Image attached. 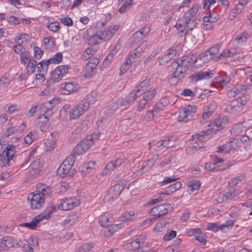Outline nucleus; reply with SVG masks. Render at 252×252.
<instances>
[{"label": "nucleus", "mask_w": 252, "mask_h": 252, "mask_svg": "<svg viewBox=\"0 0 252 252\" xmlns=\"http://www.w3.org/2000/svg\"><path fill=\"white\" fill-rule=\"evenodd\" d=\"M200 8L199 4H194L184 13L183 17L176 24V27L182 36L186 34L188 31L192 30L196 26Z\"/></svg>", "instance_id": "f257e3e1"}, {"label": "nucleus", "mask_w": 252, "mask_h": 252, "mask_svg": "<svg viewBox=\"0 0 252 252\" xmlns=\"http://www.w3.org/2000/svg\"><path fill=\"white\" fill-rule=\"evenodd\" d=\"M149 87V81L145 80L141 82L134 90L129 93L125 98H120L112 104V108L113 110L120 108L121 107H127L132 102H133L136 98L142 95L147 91Z\"/></svg>", "instance_id": "f03ea898"}, {"label": "nucleus", "mask_w": 252, "mask_h": 252, "mask_svg": "<svg viewBox=\"0 0 252 252\" xmlns=\"http://www.w3.org/2000/svg\"><path fill=\"white\" fill-rule=\"evenodd\" d=\"M228 122V119L226 117L218 118L216 119L214 122L211 123L208 126L207 131H203L201 132V134H195L192 135L193 139H199L200 137H202L203 136L206 134H209L210 132L212 133H216V131H219L223 127L227 125Z\"/></svg>", "instance_id": "7ed1b4c3"}, {"label": "nucleus", "mask_w": 252, "mask_h": 252, "mask_svg": "<svg viewBox=\"0 0 252 252\" xmlns=\"http://www.w3.org/2000/svg\"><path fill=\"white\" fill-rule=\"evenodd\" d=\"M97 138L96 134L88 136L86 139L82 140L76 145L70 155H72L75 160V157L85 153L94 144V140Z\"/></svg>", "instance_id": "20e7f679"}, {"label": "nucleus", "mask_w": 252, "mask_h": 252, "mask_svg": "<svg viewBox=\"0 0 252 252\" xmlns=\"http://www.w3.org/2000/svg\"><path fill=\"white\" fill-rule=\"evenodd\" d=\"M17 146L14 144H8L5 149L0 154V159L4 165L9 166L10 161L13 160L15 154L17 153Z\"/></svg>", "instance_id": "39448f33"}, {"label": "nucleus", "mask_w": 252, "mask_h": 252, "mask_svg": "<svg viewBox=\"0 0 252 252\" xmlns=\"http://www.w3.org/2000/svg\"><path fill=\"white\" fill-rule=\"evenodd\" d=\"M75 159L72 155H69L67 157L60 165V167L57 170V173L60 176L64 178L68 174L71 176L70 170H71L72 165L74 164Z\"/></svg>", "instance_id": "423d86ee"}, {"label": "nucleus", "mask_w": 252, "mask_h": 252, "mask_svg": "<svg viewBox=\"0 0 252 252\" xmlns=\"http://www.w3.org/2000/svg\"><path fill=\"white\" fill-rule=\"evenodd\" d=\"M196 110L194 105H189L183 107L179 112L178 121L186 123L190 120L194 115Z\"/></svg>", "instance_id": "0eeeda50"}, {"label": "nucleus", "mask_w": 252, "mask_h": 252, "mask_svg": "<svg viewBox=\"0 0 252 252\" xmlns=\"http://www.w3.org/2000/svg\"><path fill=\"white\" fill-rule=\"evenodd\" d=\"M89 109L88 103L85 101L81 100L72 108L69 114L70 119L76 120L79 119Z\"/></svg>", "instance_id": "6e6552de"}, {"label": "nucleus", "mask_w": 252, "mask_h": 252, "mask_svg": "<svg viewBox=\"0 0 252 252\" xmlns=\"http://www.w3.org/2000/svg\"><path fill=\"white\" fill-rule=\"evenodd\" d=\"M80 203V200L76 197L66 198L61 201L58 206L60 210L66 211L73 209Z\"/></svg>", "instance_id": "1a4fd4ad"}, {"label": "nucleus", "mask_w": 252, "mask_h": 252, "mask_svg": "<svg viewBox=\"0 0 252 252\" xmlns=\"http://www.w3.org/2000/svg\"><path fill=\"white\" fill-rule=\"evenodd\" d=\"M172 207L170 204H163L159 206L153 207L150 214L153 216L155 218H158L160 217L165 215L169 211H171Z\"/></svg>", "instance_id": "9d476101"}, {"label": "nucleus", "mask_w": 252, "mask_h": 252, "mask_svg": "<svg viewBox=\"0 0 252 252\" xmlns=\"http://www.w3.org/2000/svg\"><path fill=\"white\" fill-rule=\"evenodd\" d=\"M172 67L175 69L173 71V76L170 78L171 81H174L177 82L179 80L183 78L185 76V72L187 69H184L182 65L178 64L177 62H173L171 64Z\"/></svg>", "instance_id": "9b49d317"}, {"label": "nucleus", "mask_w": 252, "mask_h": 252, "mask_svg": "<svg viewBox=\"0 0 252 252\" xmlns=\"http://www.w3.org/2000/svg\"><path fill=\"white\" fill-rule=\"evenodd\" d=\"M28 199L30 202L31 207L32 209H38L44 203L45 200L40 194H33L31 193L29 194Z\"/></svg>", "instance_id": "f8f14e48"}, {"label": "nucleus", "mask_w": 252, "mask_h": 252, "mask_svg": "<svg viewBox=\"0 0 252 252\" xmlns=\"http://www.w3.org/2000/svg\"><path fill=\"white\" fill-rule=\"evenodd\" d=\"M124 189V186L121 184L115 185L109 189L107 194L104 197V200L106 201H110L117 198Z\"/></svg>", "instance_id": "ddd939ff"}, {"label": "nucleus", "mask_w": 252, "mask_h": 252, "mask_svg": "<svg viewBox=\"0 0 252 252\" xmlns=\"http://www.w3.org/2000/svg\"><path fill=\"white\" fill-rule=\"evenodd\" d=\"M68 70V65H59L52 72L51 77L54 82H58L66 74Z\"/></svg>", "instance_id": "4468645a"}, {"label": "nucleus", "mask_w": 252, "mask_h": 252, "mask_svg": "<svg viewBox=\"0 0 252 252\" xmlns=\"http://www.w3.org/2000/svg\"><path fill=\"white\" fill-rule=\"evenodd\" d=\"M43 165L42 160L37 158L33 161L29 168L30 174L32 177L35 178L42 169Z\"/></svg>", "instance_id": "2eb2a0df"}, {"label": "nucleus", "mask_w": 252, "mask_h": 252, "mask_svg": "<svg viewBox=\"0 0 252 252\" xmlns=\"http://www.w3.org/2000/svg\"><path fill=\"white\" fill-rule=\"evenodd\" d=\"M119 28L118 25H111L101 32L102 38L104 41H107L111 38Z\"/></svg>", "instance_id": "dca6fc26"}, {"label": "nucleus", "mask_w": 252, "mask_h": 252, "mask_svg": "<svg viewBox=\"0 0 252 252\" xmlns=\"http://www.w3.org/2000/svg\"><path fill=\"white\" fill-rule=\"evenodd\" d=\"M99 61L97 57L91 59L86 66L84 71L85 75L88 77L90 76L94 70L96 68Z\"/></svg>", "instance_id": "f3484780"}, {"label": "nucleus", "mask_w": 252, "mask_h": 252, "mask_svg": "<svg viewBox=\"0 0 252 252\" xmlns=\"http://www.w3.org/2000/svg\"><path fill=\"white\" fill-rule=\"evenodd\" d=\"M210 60H211V57L208 56L207 52L205 51L195 59H193V63L197 67H200L208 63Z\"/></svg>", "instance_id": "a211bd4d"}, {"label": "nucleus", "mask_w": 252, "mask_h": 252, "mask_svg": "<svg viewBox=\"0 0 252 252\" xmlns=\"http://www.w3.org/2000/svg\"><path fill=\"white\" fill-rule=\"evenodd\" d=\"M36 189V194H40V196L41 195L44 200L46 197L49 196L52 193L51 188L45 184H37Z\"/></svg>", "instance_id": "6ab92c4d"}, {"label": "nucleus", "mask_w": 252, "mask_h": 252, "mask_svg": "<svg viewBox=\"0 0 252 252\" xmlns=\"http://www.w3.org/2000/svg\"><path fill=\"white\" fill-rule=\"evenodd\" d=\"M194 56L192 55H188L181 57L177 60V63L182 65L184 69H188L191 63H193Z\"/></svg>", "instance_id": "aec40b11"}, {"label": "nucleus", "mask_w": 252, "mask_h": 252, "mask_svg": "<svg viewBox=\"0 0 252 252\" xmlns=\"http://www.w3.org/2000/svg\"><path fill=\"white\" fill-rule=\"evenodd\" d=\"M226 110L229 113L238 114L242 110L241 105L237 100L235 99L226 106Z\"/></svg>", "instance_id": "412c9836"}, {"label": "nucleus", "mask_w": 252, "mask_h": 252, "mask_svg": "<svg viewBox=\"0 0 252 252\" xmlns=\"http://www.w3.org/2000/svg\"><path fill=\"white\" fill-rule=\"evenodd\" d=\"M213 77V74L210 71H200L193 74L190 78L192 81L197 82L203 79H206Z\"/></svg>", "instance_id": "4be33fe9"}, {"label": "nucleus", "mask_w": 252, "mask_h": 252, "mask_svg": "<svg viewBox=\"0 0 252 252\" xmlns=\"http://www.w3.org/2000/svg\"><path fill=\"white\" fill-rule=\"evenodd\" d=\"M216 108V104L215 102H212L208 106L205 107L201 117L202 120H201V122L204 123L205 120L208 119L212 115Z\"/></svg>", "instance_id": "5701e85b"}, {"label": "nucleus", "mask_w": 252, "mask_h": 252, "mask_svg": "<svg viewBox=\"0 0 252 252\" xmlns=\"http://www.w3.org/2000/svg\"><path fill=\"white\" fill-rule=\"evenodd\" d=\"M62 93L68 94L77 91V84L73 82H67L61 85Z\"/></svg>", "instance_id": "b1692460"}, {"label": "nucleus", "mask_w": 252, "mask_h": 252, "mask_svg": "<svg viewBox=\"0 0 252 252\" xmlns=\"http://www.w3.org/2000/svg\"><path fill=\"white\" fill-rule=\"evenodd\" d=\"M56 211V208L53 206H48L46 208L44 211L38 216L36 218L38 220H41L43 219L48 220L51 217L53 213Z\"/></svg>", "instance_id": "393cba45"}, {"label": "nucleus", "mask_w": 252, "mask_h": 252, "mask_svg": "<svg viewBox=\"0 0 252 252\" xmlns=\"http://www.w3.org/2000/svg\"><path fill=\"white\" fill-rule=\"evenodd\" d=\"M78 214L75 212H71L63 221V225L65 226H69L76 222L78 219Z\"/></svg>", "instance_id": "a878e982"}, {"label": "nucleus", "mask_w": 252, "mask_h": 252, "mask_svg": "<svg viewBox=\"0 0 252 252\" xmlns=\"http://www.w3.org/2000/svg\"><path fill=\"white\" fill-rule=\"evenodd\" d=\"M143 52V48L141 45L139 46L134 49L132 52L129 53L127 59H129L131 63L135 62V59L140 58Z\"/></svg>", "instance_id": "bb28decb"}, {"label": "nucleus", "mask_w": 252, "mask_h": 252, "mask_svg": "<svg viewBox=\"0 0 252 252\" xmlns=\"http://www.w3.org/2000/svg\"><path fill=\"white\" fill-rule=\"evenodd\" d=\"M136 217V214L133 211H130L124 213L119 219L122 222H127L134 220Z\"/></svg>", "instance_id": "cd10ccee"}, {"label": "nucleus", "mask_w": 252, "mask_h": 252, "mask_svg": "<svg viewBox=\"0 0 252 252\" xmlns=\"http://www.w3.org/2000/svg\"><path fill=\"white\" fill-rule=\"evenodd\" d=\"M56 132H52L51 133L52 138L47 139L45 142L44 149L46 151H51L55 149L56 143L55 139H54V136H56Z\"/></svg>", "instance_id": "c85d7f7f"}, {"label": "nucleus", "mask_w": 252, "mask_h": 252, "mask_svg": "<svg viewBox=\"0 0 252 252\" xmlns=\"http://www.w3.org/2000/svg\"><path fill=\"white\" fill-rule=\"evenodd\" d=\"M96 52V50L94 48L89 47L83 52L81 58L82 60L87 61L94 55Z\"/></svg>", "instance_id": "c756f323"}, {"label": "nucleus", "mask_w": 252, "mask_h": 252, "mask_svg": "<svg viewBox=\"0 0 252 252\" xmlns=\"http://www.w3.org/2000/svg\"><path fill=\"white\" fill-rule=\"evenodd\" d=\"M98 93L96 91L92 92L82 100L83 101L87 102L89 105V108L90 105L93 104L96 101Z\"/></svg>", "instance_id": "7c9ffc66"}, {"label": "nucleus", "mask_w": 252, "mask_h": 252, "mask_svg": "<svg viewBox=\"0 0 252 252\" xmlns=\"http://www.w3.org/2000/svg\"><path fill=\"white\" fill-rule=\"evenodd\" d=\"M48 121L46 117L40 115L36 120L37 125L40 127L41 131H44L46 130Z\"/></svg>", "instance_id": "2f4dec72"}, {"label": "nucleus", "mask_w": 252, "mask_h": 252, "mask_svg": "<svg viewBox=\"0 0 252 252\" xmlns=\"http://www.w3.org/2000/svg\"><path fill=\"white\" fill-rule=\"evenodd\" d=\"M238 53V52L234 49H230L229 50H223L217 57L218 60H220L221 59L226 58V57H232L234 55H236Z\"/></svg>", "instance_id": "473e14b6"}, {"label": "nucleus", "mask_w": 252, "mask_h": 252, "mask_svg": "<svg viewBox=\"0 0 252 252\" xmlns=\"http://www.w3.org/2000/svg\"><path fill=\"white\" fill-rule=\"evenodd\" d=\"M177 52L173 48H170L166 53L162 57V61L165 63H167L175 57Z\"/></svg>", "instance_id": "72a5a7b5"}, {"label": "nucleus", "mask_w": 252, "mask_h": 252, "mask_svg": "<svg viewBox=\"0 0 252 252\" xmlns=\"http://www.w3.org/2000/svg\"><path fill=\"white\" fill-rule=\"evenodd\" d=\"M188 191L190 193H192L194 191L199 189L200 183L198 180L190 181L188 183Z\"/></svg>", "instance_id": "f704fd0d"}, {"label": "nucleus", "mask_w": 252, "mask_h": 252, "mask_svg": "<svg viewBox=\"0 0 252 252\" xmlns=\"http://www.w3.org/2000/svg\"><path fill=\"white\" fill-rule=\"evenodd\" d=\"M143 94V97L144 98L149 102H150L155 97L156 94V90L154 88L151 87Z\"/></svg>", "instance_id": "c9c22d12"}, {"label": "nucleus", "mask_w": 252, "mask_h": 252, "mask_svg": "<svg viewBox=\"0 0 252 252\" xmlns=\"http://www.w3.org/2000/svg\"><path fill=\"white\" fill-rule=\"evenodd\" d=\"M238 194L239 191L236 189H232L223 194V200L226 201L228 200L232 199Z\"/></svg>", "instance_id": "e433bc0d"}, {"label": "nucleus", "mask_w": 252, "mask_h": 252, "mask_svg": "<svg viewBox=\"0 0 252 252\" xmlns=\"http://www.w3.org/2000/svg\"><path fill=\"white\" fill-rule=\"evenodd\" d=\"M155 164V160L153 158L149 159L147 160L146 163L143 165L140 169L138 170L136 173L137 175L140 176L142 175V174L145 172L146 171L144 170L145 168H146L147 167L148 168L152 167L154 164Z\"/></svg>", "instance_id": "4c0bfd02"}, {"label": "nucleus", "mask_w": 252, "mask_h": 252, "mask_svg": "<svg viewBox=\"0 0 252 252\" xmlns=\"http://www.w3.org/2000/svg\"><path fill=\"white\" fill-rule=\"evenodd\" d=\"M141 246V243L138 240H133L131 242L126 244L125 246V248L129 250H134L136 251Z\"/></svg>", "instance_id": "58836bf2"}, {"label": "nucleus", "mask_w": 252, "mask_h": 252, "mask_svg": "<svg viewBox=\"0 0 252 252\" xmlns=\"http://www.w3.org/2000/svg\"><path fill=\"white\" fill-rule=\"evenodd\" d=\"M219 19V15L215 12H214L209 16H205L203 18L204 23H214Z\"/></svg>", "instance_id": "ea45409f"}, {"label": "nucleus", "mask_w": 252, "mask_h": 252, "mask_svg": "<svg viewBox=\"0 0 252 252\" xmlns=\"http://www.w3.org/2000/svg\"><path fill=\"white\" fill-rule=\"evenodd\" d=\"M50 63L48 61H42L40 62L37 65L38 71L40 73H44L47 71L48 65Z\"/></svg>", "instance_id": "a19ab883"}, {"label": "nucleus", "mask_w": 252, "mask_h": 252, "mask_svg": "<svg viewBox=\"0 0 252 252\" xmlns=\"http://www.w3.org/2000/svg\"><path fill=\"white\" fill-rule=\"evenodd\" d=\"M134 0H126V1L120 8L119 11L122 13H125L130 9L133 4Z\"/></svg>", "instance_id": "79ce46f5"}, {"label": "nucleus", "mask_w": 252, "mask_h": 252, "mask_svg": "<svg viewBox=\"0 0 252 252\" xmlns=\"http://www.w3.org/2000/svg\"><path fill=\"white\" fill-rule=\"evenodd\" d=\"M40 220H38L36 216L30 222L23 223L21 224L22 226L26 227L30 229H34L36 228L38 223Z\"/></svg>", "instance_id": "37998d69"}, {"label": "nucleus", "mask_w": 252, "mask_h": 252, "mask_svg": "<svg viewBox=\"0 0 252 252\" xmlns=\"http://www.w3.org/2000/svg\"><path fill=\"white\" fill-rule=\"evenodd\" d=\"M248 34L246 33H242L239 34L233 42L236 44H242L246 42L247 40Z\"/></svg>", "instance_id": "c03bdc74"}, {"label": "nucleus", "mask_w": 252, "mask_h": 252, "mask_svg": "<svg viewBox=\"0 0 252 252\" xmlns=\"http://www.w3.org/2000/svg\"><path fill=\"white\" fill-rule=\"evenodd\" d=\"M132 63L129 59L126 60L125 63L122 65L120 68V74L121 75L124 74L130 67Z\"/></svg>", "instance_id": "a18cd8bd"}, {"label": "nucleus", "mask_w": 252, "mask_h": 252, "mask_svg": "<svg viewBox=\"0 0 252 252\" xmlns=\"http://www.w3.org/2000/svg\"><path fill=\"white\" fill-rule=\"evenodd\" d=\"M220 46L219 45H216L211 47L209 50L205 51V52H207V55L208 56L211 57V60L214 58V56L217 55L220 50Z\"/></svg>", "instance_id": "49530a36"}, {"label": "nucleus", "mask_w": 252, "mask_h": 252, "mask_svg": "<svg viewBox=\"0 0 252 252\" xmlns=\"http://www.w3.org/2000/svg\"><path fill=\"white\" fill-rule=\"evenodd\" d=\"M95 162L90 161L88 163L85 164L82 167V171L85 173V174H88L90 173L92 169L94 167Z\"/></svg>", "instance_id": "de8ad7c7"}, {"label": "nucleus", "mask_w": 252, "mask_h": 252, "mask_svg": "<svg viewBox=\"0 0 252 252\" xmlns=\"http://www.w3.org/2000/svg\"><path fill=\"white\" fill-rule=\"evenodd\" d=\"M37 62L34 60H31L27 63L26 69L29 73L32 74L34 72L35 67H37Z\"/></svg>", "instance_id": "09e8293b"}, {"label": "nucleus", "mask_w": 252, "mask_h": 252, "mask_svg": "<svg viewBox=\"0 0 252 252\" xmlns=\"http://www.w3.org/2000/svg\"><path fill=\"white\" fill-rule=\"evenodd\" d=\"M104 40L102 38L101 35L95 34L91 36L90 38V43L93 45H96L102 42Z\"/></svg>", "instance_id": "8fccbe9b"}, {"label": "nucleus", "mask_w": 252, "mask_h": 252, "mask_svg": "<svg viewBox=\"0 0 252 252\" xmlns=\"http://www.w3.org/2000/svg\"><path fill=\"white\" fill-rule=\"evenodd\" d=\"M31 55L28 52H25L20 55V61L22 63L25 65L29 63L31 61Z\"/></svg>", "instance_id": "3c124183"}, {"label": "nucleus", "mask_w": 252, "mask_h": 252, "mask_svg": "<svg viewBox=\"0 0 252 252\" xmlns=\"http://www.w3.org/2000/svg\"><path fill=\"white\" fill-rule=\"evenodd\" d=\"M63 59V55L61 53H57L53 58L48 60L51 63H61Z\"/></svg>", "instance_id": "603ef678"}, {"label": "nucleus", "mask_w": 252, "mask_h": 252, "mask_svg": "<svg viewBox=\"0 0 252 252\" xmlns=\"http://www.w3.org/2000/svg\"><path fill=\"white\" fill-rule=\"evenodd\" d=\"M114 163L115 165L116 168L117 167L122 166L125 167L126 164H128L129 160L126 158H119L115 160Z\"/></svg>", "instance_id": "864d4df0"}, {"label": "nucleus", "mask_w": 252, "mask_h": 252, "mask_svg": "<svg viewBox=\"0 0 252 252\" xmlns=\"http://www.w3.org/2000/svg\"><path fill=\"white\" fill-rule=\"evenodd\" d=\"M1 244L8 248L14 247L13 239L9 236L4 237L1 240Z\"/></svg>", "instance_id": "5fc2aeb1"}, {"label": "nucleus", "mask_w": 252, "mask_h": 252, "mask_svg": "<svg viewBox=\"0 0 252 252\" xmlns=\"http://www.w3.org/2000/svg\"><path fill=\"white\" fill-rule=\"evenodd\" d=\"M42 106H37V105H32V107L30 108V109L28 111L27 113L26 114V116L27 118H31L35 113L38 111L39 109L41 108Z\"/></svg>", "instance_id": "6e6d98bb"}, {"label": "nucleus", "mask_w": 252, "mask_h": 252, "mask_svg": "<svg viewBox=\"0 0 252 252\" xmlns=\"http://www.w3.org/2000/svg\"><path fill=\"white\" fill-rule=\"evenodd\" d=\"M116 168L114 162L109 161L105 166V168L102 170V174L106 175L109 171H113Z\"/></svg>", "instance_id": "4d7b16f0"}, {"label": "nucleus", "mask_w": 252, "mask_h": 252, "mask_svg": "<svg viewBox=\"0 0 252 252\" xmlns=\"http://www.w3.org/2000/svg\"><path fill=\"white\" fill-rule=\"evenodd\" d=\"M243 91L241 89L239 88H234L230 90L227 92V95L229 97H234L236 95L242 93Z\"/></svg>", "instance_id": "13d9d810"}, {"label": "nucleus", "mask_w": 252, "mask_h": 252, "mask_svg": "<svg viewBox=\"0 0 252 252\" xmlns=\"http://www.w3.org/2000/svg\"><path fill=\"white\" fill-rule=\"evenodd\" d=\"M207 229L214 232H217L219 230H222L221 225L218 223H209L207 225Z\"/></svg>", "instance_id": "bf43d9fd"}, {"label": "nucleus", "mask_w": 252, "mask_h": 252, "mask_svg": "<svg viewBox=\"0 0 252 252\" xmlns=\"http://www.w3.org/2000/svg\"><path fill=\"white\" fill-rule=\"evenodd\" d=\"M94 247V245L92 243L85 244L77 250V252H88Z\"/></svg>", "instance_id": "052dcab7"}, {"label": "nucleus", "mask_w": 252, "mask_h": 252, "mask_svg": "<svg viewBox=\"0 0 252 252\" xmlns=\"http://www.w3.org/2000/svg\"><path fill=\"white\" fill-rule=\"evenodd\" d=\"M165 228V223L163 221L158 222L155 226L153 231L155 232H162Z\"/></svg>", "instance_id": "680f3d73"}, {"label": "nucleus", "mask_w": 252, "mask_h": 252, "mask_svg": "<svg viewBox=\"0 0 252 252\" xmlns=\"http://www.w3.org/2000/svg\"><path fill=\"white\" fill-rule=\"evenodd\" d=\"M243 129L244 127L242 124L239 123L233 126L231 129V132L235 134H238L242 132Z\"/></svg>", "instance_id": "e2e57ef3"}, {"label": "nucleus", "mask_w": 252, "mask_h": 252, "mask_svg": "<svg viewBox=\"0 0 252 252\" xmlns=\"http://www.w3.org/2000/svg\"><path fill=\"white\" fill-rule=\"evenodd\" d=\"M182 187V183L180 182H177L168 187L167 188L170 192L172 193L175 192L177 190L179 189Z\"/></svg>", "instance_id": "0e129e2a"}, {"label": "nucleus", "mask_w": 252, "mask_h": 252, "mask_svg": "<svg viewBox=\"0 0 252 252\" xmlns=\"http://www.w3.org/2000/svg\"><path fill=\"white\" fill-rule=\"evenodd\" d=\"M175 139L173 137L168 138L163 140V147L164 148L171 147L174 146Z\"/></svg>", "instance_id": "69168bd1"}, {"label": "nucleus", "mask_w": 252, "mask_h": 252, "mask_svg": "<svg viewBox=\"0 0 252 252\" xmlns=\"http://www.w3.org/2000/svg\"><path fill=\"white\" fill-rule=\"evenodd\" d=\"M243 179V178L240 176H238L231 179L229 182L230 187H231L232 189H234L237 185L241 182Z\"/></svg>", "instance_id": "338daca9"}, {"label": "nucleus", "mask_w": 252, "mask_h": 252, "mask_svg": "<svg viewBox=\"0 0 252 252\" xmlns=\"http://www.w3.org/2000/svg\"><path fill=\"white\" fill-rule=\"evenodd\" d=\"M231 78L230 76L225 75L223 77V76L219 77L218 78V81L222 85H226L230 83Z\"/></svg>", "instance_id": "774afa93"}]
</instances>
